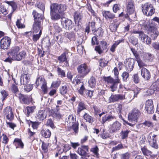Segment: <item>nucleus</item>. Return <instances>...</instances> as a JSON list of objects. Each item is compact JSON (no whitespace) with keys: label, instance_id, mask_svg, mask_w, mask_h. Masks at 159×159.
<instances>
[{"label":"nucleus","instance_id":"1","mask_svg":"<svg viewBox=\"0 0 159 159\" xmlns=\"http://www.w3.org/2000/svg\"><path fill=\"white\" fill-rule=\"evenodd\" d=\"M141 113L139 110L136 109H134L131 112L129 113L128 119L129 121L134 123H130L124 120V125L127 124L130 126H133L137 122L138 118L139 117Z\"/></svg>","mask_w":159,"mask_h":159},{"label":"nucleus","instance_id":"2","mask_svg":"<svg viewBox=\"0 0 159 159\" xmlns=\"http://www.w3.org/2000/svg\"><path fill=\"white\" fill-rule=\"evenodd\" d=\"M66 122L68 124L69 126H72V129L76 133L78 132V123L76 122V118L75 116L72 115H69L66 119Z\"/></svg>","mask_w":159,"mask_h":159},{"label":"nucleus","instance_id":"3","mask_svg":"<svg viewBox=\"0 0 159 159\" xmlns=\"http://www.w3.org/2000/svg\"><path fill=\"white\" fill-rule=\"evenodd\" d=\"M50 12L63 13L67 9V6L65 4L57 3H51L50 6Z\"/></svg>","mask_w":159,"mask_h":159},{"label":"nucleus","instance_id":"4","mask_svg":"<svg viewBox=\"0 0 159 159\" xmlns=\"http://www.w3.org/2000/svg\"><path fill=\"white\" fill-rule=\"evenodd\" d=\"M104 80L107 83H110L111 85L110 86V90L112 92L116 90L118 84L120 82L119 79H115V80L110 76L104 77Z\"/></svg>","mask_w":159,"mask_h":159},{"label":"nucleus","instance_id":"5","mask_svg":"<svg viewBox=\"0 0 159 159\" xmlns=\"http://www.w3.org/2000/svg\"><path fill=\"white\" fill-rule=\"evenodd\" d=\"M154 9L152 5L146 3L142 7V11L144 14L147 16H151L154 13Z\"/></svg>","mask_w":159,"mask_h":159},{"label":"nucleus","instance_id":"6","mask_svg":"<svg viewBox=\"0 0 159 159\" xmlns=\"http://www.w3.org/2000/svg\"><path fill=\"white\" fill-rule=\"evenodd\" d=\"M77 69L78 73L81 74V76L83 77L86 75L90 71V67L85 63L79 66Z\"/></svg>","mask_w":159,"mask_h":159},{"label":"nucleus","instance_id":"7","mask_svg":"<svg viewBox=\"0 0 159 159\" xmlns=\"http://www.w3.org/2000/svg\"><path fill=\"white\" fill-rule=\"evenodd\" d=\"M61 24L66 29L70 30L73 28L75 31H76L75 28H74V24L70 20L65 18H61Z\"/></svg>","mask_w":159,"mask_h":159},{"label":"nucleus","instance_id":"8","mask_svg":"<svg viewBox=\"0 0 159 159\" xmlns=\"http://www.w3.org/2000/svg\"><path fill=\"white\" fill-rule=\"evenodd\" d=\"M135 62V60L131 58H128L125 60L124 63L126 70L128 72H130L133 70Z\"/></svg>","mask_w":159,"mask_h":159},{"label":"nucleus","instance_id":"9","mask_svg":"<svg viewBox=\"0 0 159 159\" xmlns=\"http://www.w3.org/2000/svg\"><path fill=\"white\" fill-rule=\"evenodd\" d=\"M0 43L2 48L6 50L9 49L10 46V38L5 36L1 39Z\"/></svg>","mask_w":159,"mask_h":159},{"label":"nucleus","instance_id":"10","mask_svg":"<svg viewBox=\"0 0 159 159\" xmlns=\"http://www.w3.org/2000/svg\"><path fill=\"white\" fill-rule=\"evenodd\" d=\"M42 28L41 26V21L38 20H35L33 25L32 31L34 33H36L39 31L42 32Z\"/></svg>","mask_w":159,"mask_h":159},{"label":"nucleus","instance_id":"11","mask_svg":"<svg viewBox=\"0 0 159 159\" xmlns=\"http://www.w3.org/2000/svg\"><path fill=\"white\" fill-rule=\"evenodd\" d=\"M145 109L149 114L154 112V106L153 101L151 100H148L146 102Z\"/></svg>","mask_w":159,"mask_h":159},{"label":"nucleus","instance_id":"12","mask_svg":"<svg viewBox=\"0 0 159 159\" xmlns=\"http://www.w3.org/2000/svg\"><path fill=\"white\" fill-rule=\"evenodd\" d=\"M157 135L153 134L152 136H150L148 141L150 146L155 149H158V145L157 142Z\"/></svg>","mask_w":159,"mask_h":159},{"label":"nucleus","instance_id":"13","mask_svg":"<svg viewBox=\"0 0 159 159\" xmlns=\"http://www.w3.org/2000/svg\"><path fill=\"white\" fill-rule=\"evenodd\" d=\"M125 99V96L122 95L111 94V96L109 98L108 101L110 103L118 101L119 100H121Z\"/></svg>","mask_w":159,"mask_h":159},{"label":"nucleus","instance_id":"14","mask_svg":"<svg viewBox=\"0 0 159 159\" xmlns=\"http://www.w3.org/2000/svg\"><path fill=\"white\" fill-rule=\"evenodd\" d=\"M121 124L117 121L114 122L111 125L110 128V132L111 133L116 132L120 128Z\"/></svg>","mask_w":159,"mask_h":159},{"label":"nucleus","instance_id":"15","mask_svg":"<svg viewBox=\"0 0 159 159\" xmlns=\"http://www.w3.org/2000/svg\"><path fill=\"white\" fill-rule=\"evenodd\" d=\"M30 76L29 74H22L20 80L21 84L23 85L28 84L30 81Z\"/></svg>","mask_w":159,"mask_h":159},{"label":"nucleus","instance_id":"16","mask_svg":"<svg viewBox=\"0 0 159 159\" xmlns=\"http://www.w3.org/2000/svg\"><path fill=\"white\" fill-rule=\"evenodd\" d=\"M141 57L145 62H151L152 61L153 56L149 53L143 52L142 53Z\"/></svg>","mask_w":159,"mask_h":159},{"label":"nucleus","instance_id":"17","mask_svg":"<svg viewBox=\"0 0 159 159\" xmlns=\"http://www.w3.org/2000/svg\"><path fill=\"white\" fill-rule=\"evenodd\" d=\"M88 147L86 146H82L80 148H78L77 152L79 154L82 156L81 158V159H82V157H84L87 158L85 155L86 153V151H88Z\"/></svg>","mask_w":159,"mask_h":159},{"label":"nucleus","instance_id":"18","mask_svg":"<svg viewBox=\"0 0 159 159\" xmlns=\"http://www.w3.org/2000/svg\"><path fill=\"white\" fill-rule=\"evenodd\" d=\"M102 14L106 19L108 20H113L115 17V15L109 11H103Z\"/></svg>","mask_w":159,"mask_h":159},{"label":"nucleus","instance_id":"19","mask_svg":"<svg viewBox=\"0 0 159 159\" xmlns=\"http://www.w3.org/2000/svg\"><path fill=\"white\" fill-rule=\"evenodd\" d=\"M141 75L146 80H149L150 78L149 71L145 68L143 67L141 69Z\"/></svg>","mask_w":159,"mask_h":159},{"label":"nucleus","instance_id":"20","mask_svg":"<svg viewBox=\"0 0 159 159\" xmlns=\"http://www.w3.org/2000/svg\"><path fill=\"white\" fill-rule=\"evenodd\" d=\"M19 50V48L18 47H16L12 48L11 51V59L12 60H16L17 55Z\"/></svg>","mask_w":159,"mask_h":159},{"label":"nucleus","instance_id":"21","mask_svg":"<svg viewBox=\"0 0 159 159\" xmlns=\"http://www.w3.org/2000/svg\"><path fill=\"white\" fill-rule=\"evenodd\" d=\"M140 38L142 41L146 43L148 45L150 44L151 43L150 38L147 35L143 33V34L140 35Z\"/></svg>","mask_w":159,"mask_h":159},{"label":"nucleus","instance_id":"22","mask_svg":"<svg viewBox=\"0 0 159 159\" xmlns=\"http://www.w3.org/2000/svg\"><path fill=\"white\" fill-rule=\"evenodd\" d=\"M47 116L46 111L44 110H40L39 111L37 114V118L41 120H43L46 118Z\"/></svg>","mask_w":159,"mask_h":159},{"label":"nucleus","instance_id":"23","mask_svg":"<svg viewBox=\"0 0 159 159\" xmlns=\"http://www.w3.org/2000/svg\"><path fill=\"white\" fill-rule=\"evenodd\" d=\"M127 11L129 14H133L134 12V6L131 1L129 2L128 3L127 6Z\"/></svg>","mask_w":159,"mask_h":159},{"label":"nucleus","instance_id":"24","mask_svg":"<svg viewBox=\"0 0 159 159\" xmlns=\"http://www.w3.org/2000/svg\"><path fill=\"white\" fill-rule=\"evenodd\" d=\"M62 13L58 12H50L51 18L53 20H58L61 18L60 14Z\"/></svg>","mask_w":159,"mask_h":159},{"label":"nucleus","instance_id":"25","mask_svg":"<svg viewBox=\"0 0 159 159\" xmlns=\"http://www.w3.org/2000/svg\"><path fill=\"white\" fill-rule=\"evenodd\" d=\"M58 59L60 63L65 62L66 66H68V62L67 61V58L66 57V53L64 52L61 56L58 57Z\"/></svg>","mask_w":159,"mask_h":159},{"label":"nucleus","instance_id":"26","mask_svg":"<svg viewBox=\"0 0 159 159\" xmlns=\"http://www.w3.org/2000/svg\"><path fill=\"white\" fill-rule=\"evenodd\" d=\"M41 133L42 135L45 138H49L51 135V132L47 129H43Z\"/></svg>","mask_w":159,"mask_h":159},{"label":"nucleus","instance_id":"27","mask_svg":"<svg viewBox=\"0 0 159 159\" xmlns=\"http://www.w3.org/2000/svg\"><path fill=\"white\" fill-rule=\"evenodd\" d=\"M18 98L20 100L22 101L24 103L28 104L30 103V100L26 96H24L22 94H19Z\"/></svg>","mask_w":159,"mask_h":159},{"label":"nucleus","instance_id":"28","mask_svg":"<svg viewBox=\"0 0 159 159\" xmlns=\"http://www.w3.org/2000/svg\"><path fill=\"white\" fill-rule=\"evenodd\" d=\"M115 119L114 116L110 115H106L102 118V123L104 124L107 121H111Z\"/></svg>","mask_w":159,"mask_h":159},{"label":"nucleus","instance_id":"29","mask_svg":"<svg viewBox=\"0 0 159 159\" xmlns=\"http://www.w3.org/2000/svg\"><path fill=\"white\" fill-rule=\"evenodd\" d=\"M159 33L156 28H154L151 31L150 34L151 38L153 40H155L158 35Z\"/></svg>","mask_w":159,"mask_h":159},{"label":"nucleus","instance_id":"30","mask_svg":"<svg viewBox=\"0 0 159 159\" xmlns=\"http://www.w3.org/2000/svg\"><path fill=\"white\" fill-rule=\"evenodd\" d=\"M86 107L85 105L84 102H80L78 105L77 109V112L79 114L80 112L83 110L86 109Z\"/></svg>","mask_w":159,"mask_h":159},{"label":"nucleus","instance_id":"31","mask_svg":"<svg viewBox=\"0 0 159 159\" xmlns=\"http://www.w3.org/2000/svg\"><path fill=\"white\" fill-rule=\"evenodd\" d=\"M33 14L34 19V21H35V20H41L43 17V16L41 14L35 11H33Z\"/></svg>","mask_w":159,"mask_h":159},{"label":"nucleus","instance_id":"32","mask_svg":"<svg viewBox=\"0 0 159 159\" xmlns=\"http://www.w3.org/2000/svg\"><path fill=\"white\" fill-rule=\"evenodd\" d=\"M96 79L93 76H92L88 81L89 86L92 88L95 87L96 85Z\"/></svg>","mask_w":159,"mask_h":159},{"label":"nucleus","instance_id":"33","mask_svg":"<svg viewBox=\"0 0 159 159\" xmlns=\"http://www.w3.org/2000/svg\"><path fill=\"white\" fill-rule=\"evenodd\" d=\"M26 53L25 51H22L18 53L15 60L20 61L25 57Z\"/></svg>","mask_w":159,"mask_h":159},{"label":"nucleus","instance_id":"34","mask_svg":"<svg viewBox=\"0 0 159 159\" xmlns=\"http://www.w3.org/2000/svg\"><path fill=\"white\" fill-rule=\"evenodd\" d=\"M35 108V107H26L25 109V111L27 116H29L30 113L33 112Z\"/></svg>","mask_w":159,"mask_h":159},{"label":"nucleus","instance_id":"35","mask_svg":"<svg viewBox=\"0 0 159 159\" xmlns=\"http://www.w3.org/2000/svg\"><path fill=\"white\" fill-rule=\"evenodd\" d=\"M11 91L13 94L17 97H18L19 94H20L19 93L17 87L14 84L12 85Z\"/></svg>","mask_w":159,"mask_h":159},{"label":"nucleus","instance_id":"36","mask_svg":"<svg viewBox=\"0 0 159 159\" xmlns=\"http://www.w3.org/2000/svg\"><path fill=\"white\" fill-rule=\"evenodd\" d=\"M124 40L121 39L116 41L111 46L110 49V50L112 52L115 51V49L117 46L121 42H123Z\"/></svg>","mask_w":159,"mask_h":159},{"label":"nucleus","instance_id":"37","mask_svg":"<svg viewBox=\"0 0 159 159\" xmlns=\"http://www.w3.org/2000/svg\"><path fill=\"white\" fill-rule=\"evenodd\" d=\"M45 81V80L41 77L39 76L37 78L35 83L36 87L37 88L39 85L42 84Z\"/></svg>","mask_w":159,"mask_h":159},{"label":"nucleus","instance_id":"38","mask_svg":"<svg viewBox=\"0 0 159 159\" xmlns=\"http://www.w3.org/2000/svg\"><path fill=\"white\" fill-rule=\"evenodd\" d=\"M130 132V130L128 129L122 130L120 133V136L121 139H124L127 138L128 134Z\"/></svg>","mask_w":159,"mask_h":159},{"label":"nucleus","instance_id":"39","mask_svg":"<svg viewBox=\"0 0 159 159\" xmlns=\"http://www.w3.org/2000/svg\"><path fill=\"white\" fill-rule=\"evenodd\" d=\"M141 150L143 154L145 156H148L152 153V152L148 150L145 146L141 148Z\"/></svg>","mask_w":159,"mask_h":159},{"label":"nucleus","instance_id":"40","mask_svg":"<svg viewBox=\"0 0 159 159\" xmlns=\"http://www.w3.org/2000/svg\"><path fill=\"white\" fill-rule=\"evenodd\" d=\"M10 112V107L7 106L3 110V113L4 116L7 119H10V117L9 116V112Z\"/></svg>","mask_w":159,"mask_h":159},{"label":"nucleus","instance_id":"41","mask_svg":"<svg viewBox=\"0 0 159 159\" xmlns=\"http://www.w3.org/2000/svg\"><path fill=\"white\" fill-rule=\"evenodd\" d=\"M54 31L55 33H59L62 31V29L58 25L57 23L54 24L52 30Z\"/></svg>","mask_w":159,"mask_h":159},{"label":"nucleus","instance_id":"42","mask_svg":"<svg viewBox=\"0 0 159 159\" xmlns=\"http://www.w3.org/2000/svg\"><path fill=\"white\" fill-rule=\"evenodd\" d=\"M84 119L86 121L89 123H92L93 122V118L87 113H85L84 115Z\"/></svg>","mask_w":159,"mask_h":159},{"label":"nucleus","instance_id":"43","mask_svg":"<svg viewBox=\"0 0 159 159\" xmlns=\"http://www.w3.org/2000/svg\"><path fill=\"white\" fill-rule=\"evenodd\" d=\"M119 26V24L111 23L109 25L110 29L111 30L112 32L116 31L117 28Z\"/></svg>","mask_w":159,"mask_h":159},{"label":"nucleus","instance_id":"44","mask_svg":"<svg viewBox=\"0 0 159 159\" xmlns=\"http://www.w3.org/2000/svg\"><path fill=\"white\" fill-rule=\"evenodd\" d=\"M0 93L2 96V101L3 102L8 96V92L5 90H2Z\"/></svg>","mask_w":159,"mask_h":159},{"label":"nucleus","instance_id":"45","mask_svg":"<svg viewBox=\"0 0 159 159\" xmlns=\"http://www.w3.org/2000/svg\"><path fill=\"white\" fill-rule=\"evenodd\" d=\"M14 143L16 145H18V146L20 147L21 148H23L24 144L20 139H15L14 142Z\"/></svg>","mask_w":159,"mask_h":159},{"label":"nucleus","instance_id":"46","mask_svg":"<svg viewBox=\"0 0 159 159\" xmlns=\"http://www.w3.org/2000/svg\"><path fill=\"white\" fill-rule=\"evenodd\" d=\"M57 72L58 75L61 77H63L66 76L65 71L61 68L59 67L57 68Z\"/></svg>","mask_w":159,"mask_h":159},{"label":"nucleus","instance_id":"47","mask_svg":"<svg viewBox=\"0 0 159 159\" xmlns=\"http://www.w3.org/2000/svg\"><path fill=\"white\" fill-rule=\"evenodd\" d=\"M82 17V14L78 12L75 13L74 18L75 20L79 21Z\"/></svg>","mask_w":159,"mask_h":159},{"label":"nucleus","instance_id":"48","mask_svg":"<svg viewBox=\"0 0 159 159\" xmlns=\"http://www.w3.org/2000/svg\"><path fill=\"white\" fill-rule=\"evenodd\" d=\"M67 88L66 85L62 86L60 89V93L62 95H64L67 92Z\"/></svg>","mask_w":159,"mask_h":159},{"label":"nucleus","instance_id":"49","mask_svg":"<svg viewBox=\"0 0 159 159\" xmlns=\"http://www.w3.org/2000/svg\"><path fill=\"white\" fill-rule=\"evenodd\" d=\"M65 36L69 39H74L75 37V34L73 32H66L65 34Z\"/></svg>","mask_w":159,"mask_h":159},{"label":"nucleus","instance_id":"50","mask_svg":"<svg viewBox=\"0 0 159 159\" xmlns=\"http://www.w3.org/2000/svg\"><path fill=\"white\" fill-rule=\"evenodd\" d=\"M101 137L103 139H106L108 137V135L106 131L104 129H101Z\"/></svg>","mask_w":159,"mask_h":159},{"label":"nucleus","instance_id":"51","mask_svg":"<svg viewBox=\"0 0 159 159\" xmlns=\"http://www.w3.org/2000/svg\"><path fill=\"white\" fill-rule=\"evenodd\" d=\"M48 143H45L44 142H42V149L44 152H47L48 151V146L49 145Z\"/></svg>","mask_w":159,"mask_h":159},{"label":"nucleus","instance_id":"52","mask_svg":"<svg viewBox=\"0 0 159 159\" xmlns=\"http://www.w3.org/2000/svg\"><path fill=\"white\" fill-rule=\"evenodd\" d=\"M24 89L27 92L30 91L33 89V86L32 84H25Z\"/></svg>","mask_w":159,"mask_h":159},{"label":"nucleus","instance_id":"53","mask_svg":"<svg viewBox=\"0 0 159 159\" xmlns=\"http://www.w3.org/2000/svg\"><path fill=\"white\" fill-rule=\"evenodd\" d=\"M2 136L3 137L2 139V143L5 144H7L9 142V139L7 137V135L4 134H2Z\"/></svg>","mask_w":159,"mask_h":159},{"label":"nucleus","instance_id":"54","mask_svg":"<svg viewBox=\"0 0 159 159\" xmlns=\"http://www.w3.org/2000/svg\"><path fill=\"white\" fill-rule=\"evenodd\" d=\"M99 63L100 66L102 67H103L107 65L108 61H106L104 59H102L99 60Z\"/></svg>","mask_w":159,"mask_h":159},{"label":"nucleus","instance_id":"55","mask_svg":"<svg viewBox=\"0 0 159 159\" xmlns=\"http://www.w3.org/2000/svg\"><path fill=\"white\" fill-rule=\"evenodd\" d=\"M20 19H18L16 22V25L18 28H24L25 27L24 25L22 24L20 22Z\"/></svg>","mask_w":159,"mask_h":159},{"label":"nucleus","instance_id":"56","mask_svg":"<svg viewBox=\"0 0 159 159\" xmlns=\"http://www.w3.org/2000/svg\"><path fill=\"white\" fill-rule=\"evenodd\" d=\"M122 77L123 81H127V79L129 78V74L127 72H124L122 73Z\"/></svg>","mask_w":159,"mask_h":159},{"label":"nucleus","instance_id":"57","mask_svg":"<svg viewBox=\"0 0 159 159\" xmlns=\"http://www.w3.org/2000/svg\"><path fill=\"white\" fill-rule=\"evenodd\" d=\"M0 11L4 15H6L7 14V10H6L5 7L3 5L0 6Z\"/></svg>","mask_w":159,"mask_h":159},{"label":"nucleus","instance_id":"58","mask_svg":"<svg viewBox=\"0 0 159 159\" xmlns=\"http://www.w3.org/2000/svg\"><path fill=\"white\" fill-rule=\"evenodd\" d=\"M11 6L12 9V13L14 12L17 8V4L16 2L14 1H11Z\"/></svg>","mask_w":159,"mask_h":159},{"label":"nucleus","instance_id":"59","mask_svg":"<svg viewBox=\"0 0 159 159\" xmlns=\"http://www.w3.org/2000/svg\"><path fill=\"white\" fill-rule=\"evenodd\" d=\"M61 82L60 81H56L53 82L51 85V86L54 88H57L60 85Z\"/></svg>","mask_w":159,"mask_h":159},{"label":"nucleus","instance_id":"60","mask_svg":"<svg viewBox=\"0 0 159 159\" xmlns=\"http://www.w3.org/2000/svg\"><path fill=\"white\" fill-rule=\"evenodd\" d=\"M52 115L54 117L60 119L62 117L61 114L60 113L59 111H55Z\"/></svg>","mask_w":159,"mask_h":159},{"label":"nucleus","instance_id":"61","mask_svg":"<svg viewBox=\"0 0 159 159\" xmlns=\"http://www.w3.org/2000/svg\"><path fill=\"white\" fill-rule=\"evenodd\" d=\"M42 32H39V34H34L33 36V40L34 42L37 41L41 35Z\"/></svg>","mask_w":159,"mask_h":159},{"label":"nucleus","instance_id":"62","mask_svg":"<svg viewBox=\"0 0 159 159\" xmlns=\"http://www.w3.org/2000/svg\"><path fill=\"white\" fill-rule=\"evenodd\" d=\"M41 88L43 91L44 93H46L47 91V83L45 81L42 84Z\"/></svg>","mask_w":159,"mask_h":159},{"label":"nucleus","instance_id":"63","mask_svg":"<svg viewBox=\"0 0 159 159\" xmlns=\"http://www.w3.org/2000/svg\"><path fill=\"white\" fill-rule=\"evenodd\" d=\"M133 81L135 84L138 83L139 82V79L138 75L137 74L133 75Z\"/></svg>","mask_w":159,"mask_h":159},{"label":"nucleus","instance_id":"64","mask_svg":"<svg viewBox=\"0 0 159 159\" xmlns=\"http://www.w3.org/2000/svg\"><path fill=\"white\" fill-rule=\"evenodd\" d=\"M152 46L155 49L159 50V42H156L153 43Z\"/></svg>","mask_w":159,"mask_h":159}]
</instances>
